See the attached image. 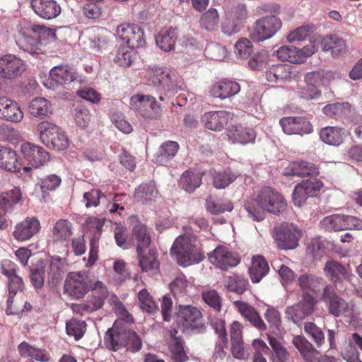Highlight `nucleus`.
Wrapping results in <instances>:
<instances>
[{
  "mask_svg": "<svg viewBox=\"0 0 362 362\" xmlns=\"http://www.w3.org/2000/svg\"><path fill=\"white\" fill-rule=\"evenodd\" d=\"M64 290L74 299L83 298L89 291L93 296H108L109 291L103 282L90 277L86 272L69 273L65 280Z\"/></svg>",
  "mask_w": 362,
  "mask_h": 362,
  "instance_id": "1",
  "label": "nucleus"
},
{
  "mask_svg": "<svg viewBox=\"0 0 362 362\" xmlns=\"http://www.w3.org/2000/svg\"><path fill=\"white\" fill-rule=\"evenodd\" d=\"M255 202L259 207L258 209L250 203H246L244 208L248 216L255 221H260L264 218V211L277 214L284 211L286 207V202L284 197L278 191L269 187L259 192Z\"/></svg>",
  "mask_w": 362,
  "mask_h": 362,
  "instance_id": "2",
  "label": "nucleus"
},
{
  "mask_svg": "<svg viewBox=\"0 0 362 362\" xmlns=\"http://www.w3.org/2000/svg\"><path fill=\"white\" fill-rule=\"evenodd\" d=\"M170 255L184 267L198 264L204 258V252L196 243V238L192 234L177 237L171 247Z\"/></svg>",
  "mask_w": 362,
  "mask_h": 362,
  "instance_id": "3",
  "label": "nucleus"
},
{
  "mask_svg": "<svg viewBox=\"0 0 362 362\" xmlns=\"http://www.w3.org/2000/svg\"><path fill=\"white\" fill-rule=\"evenodd\" d=\"M146 79L148 86L156 88L160 101H165V96L177 91V77L170 68L151 66L146 70Z\"/></svg>",
  "mask_w": 362,
  "mask_h": 362,
  "instance_id": "4",
  "label": "nucleus"
},
{
  "mask_svg": "<svg viewBox=\"0 0 362 362\" xmlns=\"http://www.w3.org/2000/svg\"><path fill=\"white\" fill-rule=\"evenodd\" d=\"M32 35L23 36L17 42L19 47L33 56L44 52V46L48 37H53L52 30L44 25H33L30 28Z\"/></svg>",
  "mask_w": 362,
  "mask_h": 362,
  "instance_id": "5",
  "label": "nucleus"
},
{
  "mask_svg": "<svg viewBox=\"0 0 362 362\" xmlns=\"http://www.w3.org/2000/svg\"><path fill=\"white\" fill-rule=\"evenodd\" d=\"M129 105L132 110L146 120H157L162 116V107L152 95H134L131 97Z\"/></svg>",
  "mask_w": 362,
  "mask_h": 362,
  "instance_id": "6",
  "label": "nucleus"
},
{
  "mask_svg": "<svg viewBox=\"0 0 362 362\" xmlns=\"http://www.w3.org/2000/svg\"><path fill=\"white\" fill-rule=\"evenodd\" d=\"M247 17V11L245 4H236L226 6L221 22L222 32L228 36L238 33Z\"/></svg>",
  "mask_w": 362,
  "mask_h": 362,
  "instance_id": "7",
  "label": "nucleus"
},
{
  "mask_svg": "<svg viewBox=\"0 0 362 362\" xmlns=\"http://www.w3.org/2000/svg\"><path fill=\"white\" fill-rule=\"evenodd\" d=\"M281 25V21L275 15L264 16L255 21L249 35L254 41L262 42L272 37Z\"/></svg>",
  "mask_w": 362,
  "mask_h": 362,
  "instance_id": "8",
  "label": "nucleus"
},
{
  "mask_svg": "<svg viewBox=\"0 0 362 362\" xmlns=\"http://www.w3.org/2000/svg\"><path fill=\"white\" fill-rule=\"evenodd\" d=\"M273 236L279 248L291 250L298 246L302 233L297 226L286 224L276 228Z\"/></svg>",
  "mask_w": 362,
  "mask_h": 362,
  "instance_id": "9",
  "label": "nucleus"
},
{
  "mask_svg": "<svg viewBox=\"0 0 362 362\" xmlns=\"http://www.w3.org/2000/svg\"><path fill=\"white\" fill-rule=\"evenodd\" d=\"M322 299L326 303L329 313L335 317L349 315L351 313V306L337 296L334 288L330 286L324 288Z\"/></svg>",
  "mask_w": 362,
  "mask_h": 362,
  "instance_id": "10",
  "label": "nucleus"
},
{
  "mask_svg": "<svg viewBox=\"0 0 362 362\" xmlns=\"http://www.w3.org/2000/svg\"><path fill=\"white\" fill-rule=\"evenodd\" d=\"M322 182L315 177L302 181L298 184L293 192L295 206L300 207L310 197L315 196L322 187Z\"/></svg>",
  "mask_w": 362,
  "mask_h": 362,
  "instance_id": "11",
  "label": "nucleus"
},
{
  "mask_svg": "<svg viewBox=\"0 0 362 362\" xmlns=\"http://www.w3.org/2000/svg\"><path fill=\"white\" fill-rule=\"evenodd\" d=\"M202 316L200 310L192 305H179L176 321L185 329H194L202 325Z\"/></svg>",
  "mask_w": 362,
  "mask_h": 362,
  "instance_id": "12",
  "label": "nucleus"
},
{
  "mask_svg": "<svg viewBox=\"0 0 362 362\" xmlns=\"http://www.w3.org/2000/svg\"><path fill=\"white\" fill-rule=\"evenodd\" d=\"M208 257L211 264L223 270L235 267L240 262L236 254L224 245L216 247L214 251L208 254Z\"/></svg>",
  "mask_w": 362,
  "mask_h": 362,
  "instance_id": "13",
  "label": "nucleus"
},
{
  "mask_svg": "<svg viewBox=\"0 0 362 362\" xmlns=\"http://www.w3.org/2000/svg\"><path fill=\"white\" fill-rule=\"evenodd\" d=\"M126 323L122 320H117L112 327L106 332L104 337L105 346L110 350L118 351L125 345V337L127 334Z\"/></svg>",
  "mask_w": 362,
  "mask_h": 362,
  "instance_id": "14",
  "label": "nucleus"
},
{
  "mask_svg": "<svg viewBox=\"0 0 362 362\" xmlns=\"http://www.w3.org/2000/svg\"><path fill=\"white\" fill-rule=\"evenodd\" d=\"M21 152L24 158L28 163L38 168L47 165L50 160L49 154L42 147L30 142H25L21 145Z\"/></svg>",
  "mask_w": 362,
  "mask_h": 362,
  "instance_id": "15",
  "label": "nucleus"
},
{
  "mask_svg": "<svg viewBox=\"0 0 362 362\" xmlns=\"http://www.w3.org/2000/svg\"><path fill=\"white\" fill-rule=\"evenodd\" d=\"M25 69V64L13 54L0 57V77L13 79L19 76Z\"/></svg>",
  "mask_w": 362,
  "mask_h": 362,
  "instance_id": "16",
  "label": "nucleus"
},
{
  "mask_svg": "<svg viewBox=\"0 0 362 362\" xmlns=\"http://www.w3.org/2000/svg\"><path fill=\"white\" fill-rule=\"evenodd\" d=\"M320 81V73L316 71L307 73L304 77V83L298 86L296 93L299 98L305 100L317 98L320 95V92L317 88Z\"/></svg>",
  "mask_w": 362,
  "mask_h": 362,
  "instance_id": "17",
  "label": "nucleus"
},
{
  "mask_svg": "<svg viewBox=\"0 0 362 362\" xmlns=\"http://www.w3.org/2000/svg\"><path fill=\"white\" fill-rule=\"evenodd\" d=\"M284 132L286 134H303L313 132L311 124L302 117H284L279 121Z\"/></svg>",
  "mask_w": 362,
  "mask_h": 362,
  "instance_id": "18",
  "label": "nucleus"
},
{
  "mask_svg": "<svg viewBox=\"0 0 362 362\" xmlns=\"http://www.w3.org/2000/svg\"><path fill=\"white\" fill-rule=\"evenodd\" d=\"M30 7L40 18L51 20L61 13V6L55 0H30Z\"/></svg>",
  "mask_w": 362,
  "mask_h": 362,
  "instance_id": "19",
  "label": "nucleus"
},
{
  "mask_svg": "<svg viewBox=\"0 0 362 362\" xmlns=\"http://www.w3.org/2000/svg\"><path fill=\"white\" fill-rule=\"evenodd\" d=\"M40 228V223L37 218L28 217L16 226L13 235L16 240L25 241L37 233Z\"/></svg>",
  "mask_w": 362,
  "mask_h": 362,
  "instance_id": "20",
  "label": "nucleus"
},
{
  "mask_svg": "<svg viewBox=\"0 0 362 362\" xmlns=\"http://www.w3.org/2000/svg\"><path fill=\"white\" fill-rule=\"evenodd\" d=\"M0 118L20 122L23 118V112L16 101L3 96L0 97Z\"/></svg>",
  "mask_w": 362,
  "mask_h": 362,
  "instance_id": "21",
  "label": "nucleus"
},
{
  "mask_svg": "<svg viewBox=\"0 0 362 362\" xmlns=\"http://www.w3.org/2000/svg\"><path fill=\"white\" fill-rule=\"evenodd\" d=\"M75 69L68 65H59L49 71V78L53 86L69 84L77 78Z\"/></svg>",
  "mask_w": 362,
  "mask_h": 362,
  "instance_id": "22",
  "label": "nucleus"
},
{
  "mask_svg": "<svg viewBox=\"0 0 362 362\" xmlns=\"http://www.w3.org/2000/svg\"><path fill=\"white\" fill-rule=\"evenodd\" d=\"M227 136L232 144L245 145L255 141L256 133L252 128L232 126L227 129Z\"/></svg>",
  "mask_w": 362,
  "mask_h": 362,
  "instance_id": "23",
  "label": "nucleus"
},
{
  "mask_svg": "<svg viewBox=\"0 0 362 362\" xmlns=\"http://www.w3.org/2000/svg\"><path fill=\"white\" fill-rule=\"evenodd\" d=\"M230 117L228 112L211 111L205 113L202 117V121L205 127L212 131H221L228 124Z\"/></svg>",
  "mask_w": 362,
  "mask_h": 362,
  "instance_id": "24",
  "label": "nucleus"
},
{
  "mask_svg": "<svg viewBox=\"0 0 362 362\" xmlns=\"http://www.w3.org/2000/svg\"><path fill=\"white\" fill-rule=\"evenodd\" d=\"M240 85L233 81H221L214 84L210 90L211 95L217 98L226 99L239 93Z\"/></svg>",
  "mask_w": 362,
  "mask_h": 362,
  "instance_id": "25",
  "label": "nucleus"
},
{
  "mask_svg": "<svg viewBox=\"0 0 362 362\" xmlns=\"http://www.w3.org/2000/svg\"><path fill=\"white\" fill-rule=\"evenodd\" d=\"M284 174L286 176H313L318 174L315 165L307 161H296L288 164L284 170Z\"/></svg>",
  "mask_w": 362,
  "mask_h": 362,
  "instance_id": "26",
  "label": "nucleus"
},
{
  "mask_svg": "<svg viewBox=\"0 0 362 362\" xmlns=\"http://www.w3.org/2000/svg\"><path fill=\"white\" fill-rule=\"evenodd\" d=\"M22 199L21 189L13 186L11 189L0 193V210L11 211Z\"/></svg>",
  "mask_w": 362,
  "mask_h": 362,
  "instance_id": "27",
  "label": "nucleus"
},
{
  "mask_svg": "<svg viewBox=\"0 0 362 362\" xmlns=\"http://www.w3.org/2000/svg\"><path fill=\"white\" fill-rule=\"evenodd\" d=\"M0 168L9 172L18 171L21 165L15 151L0 146Z\"/></svg>",
  "mask_w": 362,
  "mask_h": 362,
  "instance_id": "28",
  "label": "nucleus"
},
{
  "mask_svg": "<svg viewBox=\"0 0 362 362\" xmlns=\"http://www.w3.org/2000/svg\"><path fill=\"white\" fill-rule=\"evenodd\" d=\"M108 296H93L92 298L85 303L71 304L72 311L81 315L93 313L103 308L105 299Z\"/></svg>",
  "mask_w": 362,
  "mask_h": 362,
  "instance_id": "29",
  "label": "nucleus"
},
{
  "mask_svg": "<svg viewBox=\"0 0 362 362\" xmlns=\"http://www.w3.org/2000/svg\"><path fill=\"white\" fill-rule=\"evenodd\" d=\"M321 46L323 51H329L333 57L340 56L346 49L345 41L335 35L325 36L322 40Z\"/></svg>",
  "mask_w": 362,
  "mask_h": 362,
  "instance_id": "30",
  "label": "nucleus"
},
{
  "mask_svg": "<svg viewBox=\"0 0 362 362\" xmlns=\"http://www.w3.org/2000/svg\"><path fill=\"white\" fill-rule=\"evenodd\" d=\"M158 192L153 182L139 185L134 192V199L143 204H151L158 197Z\"/></svg>",
  "mask_w": 362,
  "mask_h": 362,
  "instance_id": "31",
  "label": "nucleus"
},
{
  "mask_svg": "<svg viewBox=\"0 0 362 362\" xmlns=\"http://www.w3.org/2000/svg\"><path fill=\"white\" fill-rule=\"evenodd\" d=\"M177 36L175 28L162 30L156 37V45L164 52H170L174 49Z\"/></svg>",
  "mask_w": 362,
  "mask_h": 362,
  "instance_id": "32",
  "label": "nucleus"
},
{
  "mask_svg": "<svg viewBox=\"0 0 362 362\" xmlns=\"http://www.w3.org/2000/svg\"><path fill=\"white\" fill-rule=\"evenodd\" d=\"M179 149V145L177 142L168 141L164 142L159 147L154 160L159 165H166L177 153Z\"/></svg>",
  "mask_w": 362,
  "mask_h": 362,
  "instance_id": "33",
  "label": "nucleus"
},
{
  "mask_svg": "<svg viewBox=\"0 0 362 362\" xmlns=\"http://www.w3.org/2000/svg\"><path fill=\"white\" fill-rule=\"evenodd\" d=\"M345 132L338 127H326L320 132V139L331 146H339L344 140Z\"/></svg>",
  "mask_w": 362,
  "mask_h": 362,
  "instance_id": "34",
  "label": "nucleus"
},
{
  "mask_svg": "<svg viewBox=\"0 0 362 362\" xmlns=\"http://www.w3.org/2000/svg\"><path fill=\"white\" fill-rule=\"evenodd\" d=\"M298 284L300 288L305 293L311 291L314 293L320 292L324 290L325 284L322 279L310 274L301 275L298 278Z\"/></svg>",
  "mask_w": 362,
  "mask_h": 362,
  "instance_id": "35",
  "label": "nucleus"
},
{
  "mask_svg": "<svg viewBox=\"0 0 362 362\" xmlns=\"http://www.w3.org/2000/svg\"><path fill=\"white\" fill-rule=\"evenodd\" d=\"M269 271V265L263 257L257 255L252 258L249 273L253 283H259Z\"/></svg>",
  "mask_w": 362,
  "mask_h": 362,
  "instance_id": "36",
  "label": "nucleus"
},
{
  "mask_svg": "<svg viewBox=\"0 0 362 362\" xmlns=\"http://www.w3.org/2000/svg\"><path fill=\"white\" fill-rule=\"evenodd\" d=\"M293 344L303 358L308 362H313L318 354V351L313 344L303 336L298 335L293 337Z\"/></svg>",
  "mask_w": 362,
  "mask_h": 362,
  "instance_id": "37",
  "label": "nucleus"
},
{
  "mask_svg": "<svg viewBox=\"0 0 362 362\" xmlns=\"http://www.w3.org/2000/svg\"><path fill=\"white\" fill-rule=\"evenodd\" d=\"M132 241L136 245V252L146 249L151 243L149 233L145 225L138 223L135 225L132 230Z\"/></svg>",
  "mask_w": 362,
  "mask_h": 362,
  "instance_id": "38",
  "label": "nucleus"
},
{
  "mask_svg": "<svg viewBox=\"0 0 362 362\" xmlns=\"http://www.w3.org/2000/svg\"><path fill=\"white\" fill-rule=\"evenodd\" d=\"M266 78L268 81L282 82L291 78V71L289 66L286 64L272 65L266 71Z\"/></svg>",
  "mask_w": 362,
  "mask_h": 362,
  "instance_id": "39",
  "label": "nucleus"
},
{
  "mask_svg": "<svg viewBox=\"0 0 362 362\" xmlns=\"http://www.w3.org/2000/svg\"><path fill=\"white\" fill-rule=\"evenodd\" d=\"M18 351L22 356L30 357L38 361L47 362L50 359V355L47 351L30 346L26 342L19 344Z\"/></svg>",
  "mask_w": 362,
  "mask_h": 362,
  "instance_id": "40",
  "label": "nucleus"
},
{
  "mask_svg": "<svg viewBox=\"0 0 362 362\" xmlns=\"http://www.w3.org/2000/svg\"><path fill=\"white\" fill-rule=\"evenodd\" d=\"M72 235V226L67 219L57 221L52 229V239L54 242H64Z\"/></svg>",
  "mask_w": 362,
  "mask_h": 362,
  "instance_id": "41",
  "label": "nucleus"
},
{
  "mask_svg": "<svg viewBox=\"0 0 362 362\" xmlns=\"http://www.w3.org/2000/svg\"><path fill=\"white\" fill-rule=\"evenodd\" d=\"M28 112L35 117L43 118L51 114V105L45 98H36L30 103Z\"/></svg>",
  "mask_w": 362,
  "mask_h": 362,
  "instance_id": "42",
  "label": "nucleus"
},
{
  "mask_svg": "<svg viewBox=\"0 0 362 362\" xmlns=\"http://www.w3.org/2000/svg\"><path fill=\"white\" fill-rule=\"evenodd\" d=\"M269 344L272 349L273 362H290L291 354L278 339L268 336Z\"/></svg>",
  "mask_w": 362,
  "mask_h": 362,
  "instance_id": "43",
  "label": "nucleus"
},
{
  "mask_svg": "<svg viewBox=\"0 0 362 362\" xmlns=\"http://www.w3.org/2000/svg\"><path fill=\"white\" fill-rule=\"evenodd\" d=\"M112 194H104L100 189H92L83 194V201L86 207H95L100 203L107 204L110 203Z\"/></svg>",
  "mask_w": 362,
  "mask_h": 362,
  "instance_id": "44",
  "label": "nucleus"
},
{
  "mask_svg": "<svg viewBox=\"0 0 362 362\" xmlns=\"http://www.w3.org/2000/svg\"><path fill=\"white\" fill-rule=\"evenodd\" d=\"M224 286L228 291L243 294L247 288L248 282L243 276L234 274L226 278Z\"/></svg>",
  "mask_w": 362,
  "mask_h": 362,
  "instance_id": "45",
  "label": "nucleus"
},
{
  "mask_svg": "<svg viewBox=\"0 0 362 362\" xmlns=\"http://www.w3.org/2000/svg\"><path fill=\"white\" fill-rule=\"evenodd\" d=\"M103 224L97 221L94 227V234L90 240L88 260L86 266L92 267L98 257V240L100 238Z\"/></svg>",
  "mask_w": 362,
  "mask_h": 362,
  "instance_id": "46",
  "label": "nucleus"
},
{
  "mask_svg": "<svg viewBox=\"0 0 362 362\" xmlns=\"http://www.w3.org/2000/svg\"><path fill=\"white\" fill-rule=\"evenodd\" d=\"M202 173L187 170L181 176L180 182L184 189L192 192L202 184Z\"/></svg>",
  "mask_w": 362,
  "mask_h": 362,
  "instance_id": "47",
  "label": "nucleus"
},
{
  "mask_svg": "<svg viewBox=\"0 0 362 362\" xmlns=\"http://www.w3.org/2000/svg\"><path fill=\"white\" fill-rule=\"evenodd\" d=\"M351 112V106L349 103H334L325 105L323 112L331 117H342L349 115Z\"/></svg>",
  "mask_w": 362,
  "mask_h": 362,
  "instance_id": "48",
  "label": "nucleus"
},
{
  "mask_svg": "<svg viewBox=\"0 0 362 362\" xmlns=\"http://www.w3.org/2000/svg\"><path fill=\"white\" fill-rule=\"evenodd\" d=\"M344 214H333L325 217L320 221V224L327 231L344 230Z\"/></svg>",
  "mask_w": 362,
  "mask_h": 362,
  "instance_id": "49",
  "label": "nucleus"
},
{
  "mask_svg": "<svg viewBox=\"0 0 362 362\" xmlns=\"http://www.w3.org/2000/svg\"><path fill=\"white\" fill-rule=\"evenodd\" d=\"M40 138L46 146H49L56 133L59 131V127L47 121L40 122L37 125Z\"/></svg>",
  "mask_w": 362,
  "mask_h": 362,
  "instance_id": "50",
  "label": "nucleus"
},
{
  "mask_svg": "<svg viewBox=\"0 0 362 362\" xmlns=\"http://www.w3.org/2000/svg\"><path fill=\"white\" fill-rule=\"evenodd\" d=\"M219 15L216 9L210 8L204 13L200 18L202 28L207 31H214L218 28Z\"/></svg>",
  "mask_w": 362,
  "mask_h": 362,
  "instance_id": "51",
  "label": "nucleus"
},
{
  "mask_svg": "<svg viewBox=\"0 0 362 362\" xmlns=\"http://www.w3.org/2000/svg\"><path fill=\"white\" fill-rule=\"evenodd\" d=\"M206 207L213 214H218L226 211H231L233 209L232 202L228 199H206Z\"/></svg>",
  "mask_w": 362,
  "mask_h": 362,
  "instance_id": "52",
  "label": "nucleus"
},
{
  "mask_svg": "<svg viewBox=\"0 0 362 362\" xmlns=\"http://www.w3.org/2000/svg\"><path fill=\"white\" fill-rule=\"evenodd\" d=\"M239 175L230 170L216 173L214 175V185L217 189H223L235 181Z\"/></svg>",
  "mask_w": 362,
  "mask_h": 362,
  "instance_id": "53",
  "label": "nucleus"
},
{
  "mask_svg": "<svg viewBox=\"0 0 362 362\" xmlns=\"http://www.w3.org/2000/svg\"><path fill=\"white\" fill-rule=\"evenodd\" d=\"M275 53L281 61H287L293 64L300 63V58L298 55V48L293 45L281 46Z\"/></svg>",
  "mask_w": 362,
  "mask_h": 362,
  "instance_id": "54",
  "label": "nucleus"
},
{
  "mask_svg": "<svg viewBox=\"0 0 362 362\" xmlns=\"http://www.w3.org/2000/svg\"><path fill=\"white\" fill-rule=\"evenodd\" d=\"M134 48L127 45H120L115 58V62L119 66H129L134 59Z\"/></svg>",
  "mask_w": 362,
  "mask_h": 362,
  "instance_id": "55",
  "label": "nucleus"
},
{
  "mask_svg": "<svg viewBox=\"0 0 362 362\" xmlns=\"http://www.w3.org/2000/svg\"><path fill=\"white\" fill-rule=\"evenodd\" d=\"M2 272L8 279V292L16 295L23 287L22 278L16 274L13 267L10 269L3 268Z\"/></svg>",
  "mask_w": 362,
  "mask_h": 362,
  "instance_id": "56",
  "label": "nucleus"
},
{
  "mask_svg": "<svg viewBox=\"0 0 362 362\" xmlns=\"http://www.w3.org/2000/svg\"><path fill=\"white\" fill-rule=\"evenodd\" d=\"M138 299L139 306L142 310L152 315L158 313V306L156 305L152 296L146 289H143L139 292Z\"/></svg>",
  "mask_w": 362,
  "mask_h": 362,
  "instance_id": "57",
  "label": "nucleus"
},
{
  "mask_svg": "<svg viewBox=\"0 0 362 362\" xmlns=\"http://www.w3.org/2000/svg\"><path fill=\"white\" fill-rule=\"evenodd\" d=\"M65 272V259L59 257H52L49 271V275L52 281H58L62 279Z\"/></svg>",
  "mask_w": 362,
  "mask_h": 362,
  "instance_id": "58",
  "label": "nucleus"
},
{
  "mask_svg": "<svg viewBox=\"0 0 362 362\" xmlns=\"http://www.w3.org/2000/svg\"><path fill=\"white\" fill-rule=\"evenodd\" d=\"M137 255L139 266L143 272H148L158 268V262L153 252L149 251L147 254H144V251L141 250L140 252H137Z\"/></svg>",
  "mask_w": 362,
  "mask_h": 362,
  "instance_id": "59",
  "label": "nucleus"
},
{
  "mask_svg": "<svg viewBox=\"0 0 362 362\" xmlns=\"http://www.w3.org/2000/svg\"><path fill=\"white\" fill-rule=\"evenodd\" d=\"M86 324L83 320L73 319L66 322V330L69 336H73L76 340L82 338L86 332Z\"/></svg>",
  "mask_w": 362,
  "mask_h": 362,
  "instance_id": "60",
  "label": "nucleus"
},
{
  "mask_svg": "<svg viewBox=\"0 0 362 362\" xmlns=\"http://www.w3.org/2000/svg\"><path fill=\"white\" fill-rule=\"evenodd\" d=\"M235 54L240 59H247L253 52V45L247 38H240L235 44Z\"/></svg>",
  "mask_w": 362,
  "mask_h": 362,
  "instance_id": "61",
  "label": "nucleus"
},
{
  "mask_svg": "<svg viewBox=\"0 0 362 362\" xmlns=\"http://www.w3.org/2000/svg\"><path fill=\"white\" fill-rule=\"evenodd\" d=\"M346 269L339 263L335 261H329L325 267V272L326 275L333 281H337L344 275Z\"/></svg>",
  "mask_w": 362,
  "mask_h": 362,
  "instance_id": "62",
  "label": "nucleus"
},
{
  "mask_svg": "<svg viewBox=\"0 0 362 362\" xmlns=\"http://www.w3.org/2000/svg\"><path fill=\"white\" fill-rule=\"evenodd\" d=\"M203 300L214 310L219 312L221 308V298L216 290L208 289L202 291Z\"/></svg>",
  "mask_w": 362,
  "mask_h": 362,
  "instance_id": "63",
  "label": "nucleus"
},
{
  "mask_svg": "<svg viewBox=\"0 0 362 362\" xmlns=\"http://www.w3.org/2000/svg\"><path fill=\"white\" fill-rule=\"evenodd\" d=\"M304 329L317 346H321L325 343V335L322 330L313 322H305Z\"/></svg>",
  "mask_w": 362,
  "mask_h": 362,
  "instance_id": "64",
  "label": "nucleus"
}]
</instances>
